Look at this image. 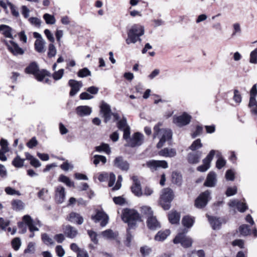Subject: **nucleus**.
Segmentation results:
<instances>
[{"mask_svg":"<svg viewBox=\"0 0 257 257\" xmlns=\"http://www.w3.org/2000/svg\"><path fill=\"white\" fill-rule=\"evenodd\" d=\"M162 125L160 122L158 123L154 127V138L158 137L159 136H161V138L159 142L157 145V147L159 149L162 148L164 143L170 140H171L172 137V132L170 129L167 128H160V126Z\"/></svg>","mask_w":257,"mask_h":257,"instance_id":"nucleus-1","label":"nucleus"},{"mask_svg":"<svg viewBox=\"0 0 257 257\" xmlns=\"http://www.w3.org/2000/svg\"><path fill=\"white\" fill-rule=\"evenodd\" d=\"M121 218L124 222L127 223L130 228L136 227L137 222L141 221V216L138 211L129 208L123 209Z\"/></svg>","mask_w":257,"mask_h":257,"instance_id":"nucleus-2","label":"nucleus"},{"mask_svg":"<svg viewBox=\"0 0 257 257\" xmlns=\"http://www.w3.org/2000/svg\"><path fill=\"white\" fill-rule=\"evenodd\" d=\"M144 27L139 24H135L127 32V38L125 40L128 45L136 43L137 41L141 42L142 39L140 38L144 34Z\"/></svg>","mask_w":257,"mask_h":257,"instance_id":"nucleus-3","label":"nucleus"},{"mask_svg":"<svg viewBox=\"0 0 257 257\" xmlns=\"http://www.w3.org/2000/svg\"><path fill=\"white\" fill-rule=\"evenodd\" d=\"M174 194L172 189L166 188L162 190L160 196V204L164 210H169L171 207V202L173 199Z\"/></svg>","mask_w":257,"mask_h":257,"instance_id":"nucleus-4","label":"nucleus"},{"mask_svg":"<svg viewBox=\"0 0 257 257\" xmlns=\"http://www.w3.org/2000/svg\"><path fill=\"white\" fill-rule=\"evenodd\" d=\"M3 42L7 46L9 51L14 55H21L24 53V50L22 48H20L19 45L13 40L8 41L6 40H4Z\"/></svg>","mask_w":257,"mask_h":257,"instance_id":"nucleus-5","label":"nucleus"},{"mask_svg":"<svg viewBox=\"0 0 257 257\" xmlns=\"http://www.w3.org/2000/svg\"><path fill=\"white\" fill-rule=\"evenodd\" d=\"M191 116L184 112L182 114L179 116H174L173 117V122L178 126L182 127L188 124L191 119Z\"/></svg>","mask_w":257,"mask_h":257,"instance_id":"nucleus-6","label":"nucleus"},{"mask_svg":"<svg viewBox=\"0 0 257 257\" xmlns=\"http://www.w3.org/2000/svg\"><path fill=\"white\" fill-rule=\"evenodd\" d=\"M144 136L139 132L134 134L132 137L128 140L127 144L125 145V147H130L135 148L141 146L143 142Z\"/></svg>","mask_w":257,"mask_h":257,"instance_id":"nucleus-7","label":"nucleus"},{"mask_svg":"<svg viewBox=\"0 0 257 257\" xmlns=\"http://www.w3.org/2000/svg\"><path fill=\"white\" fill-rule=\"evenodd\" d=\"M173 242L175 244L181 243L182 246L184 247H189L192 244V239L186 236L184 233H179L173 239Z\"/></svg>","mask_w":257,"mask_h":257,"instance_id":"nucleus-8","label":"nucleus"},{"mask_svg":"<svg viewBox=\"0 0 257 257\" xmlns=\"http://www.w3.org/2000/svg\"><path fill=\"white\" fill-rule=\"evenodd\" d=\"M210 195V192L208 190L202 193L195 200V206L198 208L204 207L208 203Z\"/></svg>","mask_w":257,"mask_h":257,"instance_id":"nucleus-9","label":"nucleus"},{"mask_svg":"<svg viewBox=\"0 0 257 257\" xmlns=\"http://www.w3.org/2000/svg\"><path fill=\"white\" fill-rule=\"evenodd\" d=\"M215 150H212L210 151L206 157L203 160V164L198 166L197 168V170L201 172L207 171L210 167V163L215 155Z\"/></svg>","mask_w":257,"mask_h":257,"instance_id":"nucleus-10","label":"nucleus"},{"mask_svg":"<svg viewBox=\"0 0 257 257\" xmlns=\"http://www.w3.org/2000/svg\"><path fill=\"white\" fill-rule=\"evenodd\" d=\"M146 165L148 168H150L152 172L156 171L158 168L161 167L164 169H166L168 167L167 162L164 160H150L146 162Z\"/></svg>","mask_w":257,"mask_h":257,"instance_id":"nucleus-11","label":"nucleus"},{"mask_svg":"<svg viewBox=\"0 0 257 257\" xmlns=\"http://www.w3.org/2000/svg\"><path fill=\"white\" fill-rule=\"evenodd\" d=\"M91 219L95 223L98 222L99 221H101V226L104 227L108 223V216L103 211L97 210L95 215H92L91 216Z\"/></svg>","mask_w":257,"mask_h":257,"instance_id":"nucleus-12","label":"nucleus"},{"mask_svg":"<svg viewBox=\"0 0 257 257\" xmlns=\"http://www.w3.org/2000/svg\"><path fill=\"white\" fill-rule=\"evenodd\" d=\"M113 165L115 167L123 171H127L130 169V164L122 156L116 157L113 162Z\"/></svg>","mask_w":257,"mask_h":257,"instance_id":"nucleus-13","label":"nucleus"},{"mask_svg":"<svg viewBox=\"0 0 257 257\" xmlns=\"http://www.w3.org/2000/svg\"><path fill=\"white\" fill-rule=\"evenodd\" d=\"M68 84L71 88L69 92L70 96H75L83 86V83L81 81H78L74 79H70Z\"/></svg>","mask_w":257,"mask_h":257,"instance_id":"nucleus-14","label":"nucleus"},{"mask_svg":"<svg viewBox=\"0 0 257 257\" xmlns=\"http://www.w3.org/2000/svg\"><path fill=\"white\" fill-rule=\"evenodd\" d=\"M133 184L131 187L132 192L137 196H141L143 194L140 181L136 176H133L132 178Z\"/></svg>","mask_w":257,"mask_h":257,"instance_id":"nucleus-15","label":"nucleus"},{"mask_svg":"<svg viewBox=\"0 0 257 257\" xmlns=\"http://www.w3.org/2000/svg\"><path fill=\"white\" fill-rule=\"evenodd\" d=\"M100 112L103 114L104 121L105 123L108 122L112 114L110 106L106 103H102L100 106Z\"/></svg>","mask_w":257,"mask_h":257,"instance_id":"nucleus-16","label":"nucleus"},{"mask_svg":"<svg viewBox=\"0 0 257 257\" xmlns=\"http://www.w3.org/2000/svg\"><path fill=\"white\" fill-rule=\"evenodd\" d=\"M66 220L71 223L78 225L82 224L84 222L83 217L80 214L75 212H70L67 216Z\"/></svg>","mask_w":257,"mask_h":257,"instance_id":"nucleus-17","label":"nucleus"},{"mask_svg":"<svg viewBox=\"0 0 257 257\" xmlns=\"http://www.w3.org/2000/svg\"><path fill=\"white\" fill-rule=\"evenodd\" d=\"M217 183L216 174L213 171L210 172L204 183V186L207 187H215Z\"/></svg>","mask_w":257,"mask_h":257,"instance_id":"nucleus-18","label":"nucleus"},{"mask_svg":"<svg viewBox=\"0 0 257 257\" xmlns=\"http://www.w3.org/2000/svg\"><path fill=\"white\" fill-rule=\"evenodd\" d=\"M62 229L65 235L70 238L75 237L78 234L77 229L70 225H63Z\"/></svg>","mask_w":257,"mask_h":257,"instance_id":"nucleus-19","label":"nucleus"},{"mask_svg":"<svg viewBox=\"0 0 257 257\" xmlns=\"http://www.w3.org/2000/svg\"><path fill=\"white\" fill-rule=\"evenodd\" d=\"M65 197V188L62 186H58L55 189V199L57 203L63 202Z\"/></svg>","mask_w":257,"mask_h":257,"instance_id":"nucleus-20","label":"nucleus"},{"mask_svg":"<svg viewBox=\"0 0 257 257\" xmlns=\"http://www.w3.org/2000/svg\"><path fill=\"white\" fill-rule=\"evenodd\" d=\"M202 155L200 151L190 153L187 155V161L189 163L196 164L199 162Z\"/></svg>","mask_w":257,"mask_h":257,"instance_id":"nucleus-21","label":"nucleus"},{"mask_svg":"<svg viewBox=\"0 0 257 257\" xmlns=\"http://www.w3.org/2000/svg\"><path fill=\"white\" fill-rule=\"evenodd\" d=\"M91 112V107L87 105H81L76 108V112L80 117L89 115Z\"/></svg>","mask_w":257,"mask_h":257,"instance_id":"nucleus-22","label":"nucleus"},{"mask_svg":"<svg viewBox=\"0 0 257 257\" xmlns=\"http://www.w3.org/2000/svg\"><path fill=\"white\" fill-rule=\"evenodd\" d=\"M147 223L148 228L151 230H156L161 227L159 222L156 218L153 215L148 218Z\"/></svg>","mask_w":257,"mask_h":257,"instance_id":"nucleus-23","label":"nucleus"},{"mask_svg":"<svg viewBox=\"0 0 257 257\" xmlns=\"http://www.w3.org/2000/svg\"><path fill=\"white\" fill-rule=\"evenodd\" d=\"M13 31L14 30L8 25L4 24L0 25V32H2L3 35L6 38L13 39Z\"/></svg>","mask_w":257,"mask_h":257,"instance_id":"nucleus-24","label":"nucleus"},{"mask_svg":"<svg viewBox=\"0 0 257 257\" xmlns=\"http://www.w3.org/2000/svg\"><path fill=\"white\" fill-rule=\"evenodd\" d=\"M44 39H36L34 44L35 50L39 53H44L46 51Z\"/></svg>","mask_w":257,"mask_h":257,"instance_id":"nucleus-25","label":"nucleus"},{"mask_svg":"<svg viewBox=\"0 0 257 257\" xmlns=\"http://www.w3.org/2000/svg\"><path fill=\"white\" fill-rule=\"evenodd\" d=\"M40 71L39 66L36 62H31L28 66L25 68V72L28 74H32L35 75Z\"/></svg>","mask_w":257,"mask_h":257,"instance_id":"nucleus-26","label":"nucleus"},{"mask_svg":"<svg viewBox=\"0 0 257 257\" xmlns=\"http://www.w3.org/2000/svg\"><path fill=\"white\" fill-rule=\"evenodd\" d=\"M12 209L16 211L22 210L25 208V203L21 200L14 199L11 201Z\"/></svg>","mask_w":257,"mask_h":257,"instance_id":"nucleus-27","label":"nucleus"},{"mask_svg":"<svg viewBox=\"0 0 257 257\" xmlns=\"http://www.w3.org/2000/svg\"><path fill=\"white\" fill-rule=\"evenodd\" d=\"M170 231L169 229L160 230L155 236V240L158 241H163L170 235Z\"/></svg>","mask_w":257,"mask_h":257,"instance_id":"nucleus-28","label":"nucleus"},{"mask_svg":"<svg viewBox=\"0 0 257 257\" xmlns=\"http://www.w3.org/2000/svg\"><path fill=\"white\" fill-rule=\"evenodd\" d=\"M207 217H208V221L211 224L212 228L214 230L219 229L220 228L221 223L218 218L210 216L208 215H207Z\"/></svg>","mask_w":257,"mask_h":257,"instance_id":"nucleus-29","label":"nucleus"},{"mask_svg":"<svg viewBox=\"0 0 257 257\" xmlns=\"http://www.w3.org/2000/svg\"><path fill=\"white\" fill-rule=\"evenodd\" d=\"M160 156L165 157H173L176 155V152L174 149L165 148L159 152Z\"/></svg>","mask_w":257,"mask_h":257,"instance_id":"nucleus-30","label":"nucleus"},{"mask_svg":"<svg viewBox=\"0 0 257 257\" xmlns=\"http://www.w3.org/2000/svg\"><path fill=\"white\" fill-rule=\"evenodd\" d=\"M168 219L172 224L178 223L180 219V214L176 211H172L168 214Z\"/></svg>","mask_w":257,"mask_h":257,"instance_id":"nucleus-31","label":"nucleus"},{"mask_svg":"<svg viewBox=\"0 0 257 257\" xmlns=\"http://www.w3.org/2000/svg\"><path fill=\"white\" fill-rule=\"evenodd\" d=\"M194 223V218L190 216L186 215L183 217L182 223L183 225L187 228L191 227Z\"/></svg>","mask_w":257,"mask_h":257,"instance_id":"nucleus-32","label":"nucleus"},{"mask_svg":"<svg viewBox=\"0 0 257 257\" xmlns=\"http://www.w3.org/2000/svg\"><path fill=\"white\" fill-rule=\"evenodd\" d=\"M103 237L108 239H114L118 235V233L113 232L111 229H107L101 232Z\"/></svg>","mask_w":257,"mask_h":257,"instance_id":"nucleus-33","label":"nucleus"},{"mask_svg":"<svg viewBox=\"0 0 257 257\" xmlns=\"http://www.w3.org/2000/svg\"><path fill=\"white\" fill-rule=\"evenodd\" d=\"M172 182L178 185H180L182 181V177L180 173L173 172L172 174Z\"/></svg>","mask_w":257,"mask_h":257,"instance_id":"nucleus-34","label":"nucleus"},{"mask_svg":"<svg viewBox=\"0 0 257 257\" xmlns=\"http://www.w3.org/2000/svg\"><path fill=\"white\" fill-rule=\"evenodd\" d=\"M25 159H22L20 156L17 155L13 160L12 165L16 168H21L24 166Z\"/></svg>","mask_w":257,"mask_h":257,"instance_id":"nucleus-35","label":"nucleus"},{"mask_svg":"<svg viewBox=\"0 0 257 257\" xmlns=\"http://www.w3.org/2000/svg\"><path fill=\"white\" fill-rule=\"evenodd\" d=\"M50 73L45 69H42L40 70L38 73L34 76L39 81H42L44 80L45 76H50Z\"/></svg>","mask_w":257,"mask_h":257,"instance_id":"nucleus-36","label":"nucleus"},{"mask_svg":"<svg viewBox=\"0 0 257 257\" xmlns=\"http://www.w3.org/2000/svg\"><path fill=\"white\" fill-rule=\"evenodd\" d=\"M95 149L97 152L104 151L107 154H109L111 153L109 146L105 143H102L100 146L96 147Z\"/></svg>","mask_w":257,"mask_h":257,"instance_id":"nucleus-37","label":"nucleus"},{"mask_svg":"<svg viewBox=\"0 0 257 257\" xmlns=\"http://www.w3.org/2000/svg\"><path fill=\"white\" fill-rule=\"evenodd\" d=\"M58 181L63 182L68 187L74 186V183L72 182L70 179L67 176L61 174L60 175Z\"/></svg>","mask_w":257,"mask_h":257,"instance_id":"nucleus-38","label":"nucleus"},{"mask_svg":"<svg viewBox=\"0 0 257 257\" xmlns=\"http://www.w3.org/2000/svg\"><path fill=\"white\" fill-rule=\"evenodd\" d=\"M41 239L43 242L47 245H54V242L52 238H51L47 233H43L41 235Z\"/></svg>","mask_w":257,"mask_h":257,"instance_id":"nucleus-39","label":"nucleus"},{"mask_svg":"<svg viewBox=\"0 0 257 257\" xmlns=\"http://www.w3.org/2000/svg\"><path fill=\"white\" fill-rule=\"evenodd\" d=\"M77 75L81 78H84L91 75V71L86 67L80 69L77 72Z\"/></svg>","mask_w":257,"mask_h":257,"instance_id":"nucleus-40","label":"nucleus"},{"mask_svg":"<svg viewBox=\"0 0 257 257\" xmlns=\"http://www.w3.org/2000/svg\"><path fill=\"white\" fill-rule=\"evenodd\" d=\"M202 146L203 145L201 142V140L200 139H198L192 143L191 145L189 147V149L193 151H194L198 149L202 148Z\"/></svg>","mask_w":257,"mask_h":257,"instance_id":"nucleus-41","label":"nucleus"},{"mask_svg":"<svg viewBox=\"0 0 257 257\" xmlns=\"http://www.w3.org/2000/svg\"><path fill=\"white\" fill-rule=\"evenodd\" d=\"M239 231L241 234L246 236L250 234V229L248 225L243 224L239 226Z\"/></svg>","mask_w":257,"mask_h":257,"instance_id":"nucleus-42","label":"nucleus"},{"mask_svg":"<svg viewBox=\"0 0 257 257\" xmlns=\"http://www.w3.org/2000/svg\"><path fill=\"white\" fill-rule=\"evenodd\" d=\"M43 18L47 24L53 25L56 22V20L54 16L49 14H45L43 15Z\"/></svg>","mask_w":257,"mask_h":257,"instance_id":"nucleus-43","label":"nucleus"},{"mask_svg":"<svg viewBox=\"0 0 257 257\" xmlns=\"http://www.w3.org/2000/svg\"><path fill=\"white\" fill-rule=\"evenodd\" d=\"M11 244L12 247L15 250H18L21 246V239L19 237L14 238L12 240Z\"/></svg>","mask_w":257,"mask_h":257,"instance_id":"nucleus-44","label":"nucleus"},{"mask_svg":"<svg viewBox=\"0 0 257 257\" xmlns=\"http://www.w3.org/2000/svg\"><path fill=\"white\" fill-rule=\"evenodd\" d=\"M93 163L96 166L100 162H101L103 164L106 162V158L105 156L99 155H95L94 156Z\"/></svg>","mask_w":257,"mask_h":257,"instance_id":"nucleus-45","label":"nucleus"},{"mask_svg":"<svg viewBox=\"0 0 257 257\" xmlns=\"http://www.w3.org/2000/svg\"><path fill=\"white\" fill-rule=\"evenodd\" d=\"M57 53V50L55 46L52 43L49 45L48 56L49 58H52L55 56Z\"/></svg>","mask_w":257,"mask_h":257,"instance_id":"nucleus-46","label":"nucleus"},{"mask_svg":"<svg viewBox=\"0 0 257 257\" xmlns=\"http://www.w3.org/2000/svg\"><path fill=\"white\" fill-rule=\"evenodd\" d=\"M141 213L148 216V218L153 215V212L150 207L147 206H144L141 207Z\"/></svg>","mask_w":257,"mask_h":257,"instance_id":"nucleus-47","label":"nucleus"},{"mask_svg":"<svg viewBox=\"0 0 257 257\" xmlns=\"http://www.w3.org/2000/svg\"><path fill=\"white\" fill-rule=\"evenodd\" d=\"M87 233L91 239V240L94 244H98V240L97 239V234L96 233V232L91 230H88L87 231Z\"/></svg>","mask_w":257,"mask_h":257,"instance_id":"nucleus-48","label":"nucleus"},{"mask_svg":"<svg viewBox=\"0 0 257 257\" xmlns=\"http://www.w3.org/2000/svg\"><path fill=\"white\" fill-rule=\"evenodd\" d=\"M64 69H60L57 71H55L52 75V77L55 80H58L62 78L64 74Z\"/></svg>","mask_w":257,"mask_h":257,"instance_id":"nucleus-49","label":"nucleus"},{"mask_svg":"<svg viewBox=\"0 0 257 257\" xmlns=\"http://www.w3.org/2000/svg\"><path fill=\"white\" fill-rule=\"evenodd\" d=\"M117 127L119 130L122 131L127 125L126 119L125 117H123L121 120H119L117 124Z\"/></svg>","mask_w":257,"mask_h":257,"instance_id":"nucleus-50","label":"nucleus"},{"mask_svg":"<svg viewBox=\"0 0 257 257\" xmlns=\"http://www.w3.org/2000/svg\"><path fill=\"white\" fill-rule=\"evenodd\" d=\"M249 62L253 64L257 63V48L255 49L250 53Z\"/></svg>","mask_w":257,"mask_h":257,"instance_id":"nucleus-51","label":"nucleus"},{"mask_svg":"<svg viewBox=\"0 0 257 257\" xmlns=\"http://www.w3.org/2000/svg\"><path fill=\"white\" fill-rule=\"evenodd\" d=\"M0 145L2 147V151H4L5 152H8L9 151L8 142L6 140L2 139L0 141Z\"/></svg>","mask_w":257,"mask_h":257,"instance_id":"nucleus-52","label":"nucleus"},{"mask_svg":"<svg viewBox=\"0 0 257 257\" xmlns=\"http://www.w3.org/2000/svg\"><path fill=\"white\" fill-rule=\"evenodd\" d=\"M203 132V127L201 125H197L195 131L192 134V138L194 139L198 136H200Z\"/></svg>","mask_w":257,"mask_h":257,"instance_id":"nucleus-53","label":"nucleus"},{"mask_svg":"<svg viewBox=\"0 0 257 257\" xmlns=\"http://www.w3.org/2000/svg\"><path fill=\"white\" fill-rule=\"evenodd\" d=\"M123 132V138L124 140L128 142V140H129L130 138V127L129 126H126L123 130H122Z\"/></svg>","mask_w":257,"mask_h":257,"instance_id":"nucleus-54","label":"nucleus"},{"mask_svg":"<svg viewBox=\"0 0 257 257\" xmlns=\"http://www.w3.org/2000/svg\"><path fill=\"white\" fill-rule=\"evenodd\" d=\"M151 251V249L148 246H145L141 247L140 252L143 257L148 255Z\"/></svg>","mask_w":257,"mask_h":257,"instance_id":"nucleus-55","label":"nucleus"},{"mask_svg":"<svg viewBox=\"0 0 257 257\" xmlns=\"http://www.w3.org/2000/svg\"><path fill=\"white\" fill-rule=\"evenodd\" d=\"M237 187L234 186L233 187H228L226 191L225 194L227 196H231L235 195L237 193Z\"/></svg>","mask_w":257,"mask_h":257,"instance_id":"nucleus-56","label":"nucleus"},{"mask_svg":"<svg viewBox=\"0 0 257 257\" xmlns=\"http://www.w3.org/2000/svg\"><path fill=\"white\" fill-rule=\"evenodd\" d=\"M8 176V171L6 167L0 164V177L6 178Z\"/></svg>","mask_w":257,"mask_h":257,"instance_id":"nucleus-57","label":"nucleus"},{"mask_svg":"<svg viewBox=\"0 0 257 257\" xmlns=\"http://www.w3.org/2000/svg\"><path fill=\"white\" fill-rule=\"evenodd\" d=\"M113 201L116 204L119 205H122L124 204L125 202V199L122 197L121 196L113 197Z\"/></svg>","mask_w":257,"mask_h":257,"instance_id":"nucleus-58","label":"nucleus"},{"mask_svg":"<svg viewBox=\"0 0 257 257\" xmlns=\"http://www.w3.org/2000/svg\"><path fill=\"white\" fill-rule=\"evenodd\" d=\"M10 224V221L5 220L3 217H0V228L5 230L7 226Z\"/></svg>","mask_w":257,"mask_h":257,"instance_id":"nucleus-59","label":"nucleus"},{"mask_svg":"<svg viewBox=\"0 0 257 257\" xmlns=\"http://www.w3.org/2000/svg\"><path fill=\"white\" fill-rule=\"evenodd\" d=\"M60 168L63 170L67 171L69 169H72L73 168V166L72 165H70L68 161H66L60 165Z\"/></svg>","mask_w":257,"mask_h":257,"instance_id":"nucleus-60","label":"nucleus"},{"mask_svg":"<svg viewBox=\"0 0 257 257\" xmlns=\"http://www.w3.org/2000/svg\"><path fill=\"white\" fill-rule=\"evenodd\" d=\"M35 251L34 243L32 242L29 243L27 247L25 249L24 253H34Z\"/></svg>","mask_w":257,"mask_h":257,"instance_id":"nucleus-61","label":"nucleus"},{"mask_svg":"<svg viewBox=\"0 0 257 257\" xmlns=\"http://www.w3.org/2000/svg\"><path fill=\"white\" fill-rule=\"evenodd\" d=\"M23 221L25 224L29 226L33 222V220L29 215H25L23 217Z\"/></svg>","mask_w":257,"mask_h":257,"instance_id":"nucleus-62","label":"nucleus"},{"mask_svg":"<svg viewBox=\"0 0 257 257\" xmlns=\"http://www.w3.org/2000/svg\"><path fill=\"white\" fill-rule=\"evenodd\" d=\"M29 21L32 24L38 27H40L41 24V20L36 17H31Z\"/></svg>","mask_w":257,"mask_h":257,"instance_id":"nucleus-63","label":"nucleus"},{"mask_svg":"<svg viewBox=\"0 0 257 257\" xmlns=\"http://www.w3.org/2000/svg\"><path fill=\"white\" fill-rule=\"evenodd\" d=\"M38 144V142L35 137L32 138L27 144V146L30 149L36 147Z\"/></svg>","mask_w":257,"mask_h":257,"instance_id":"nucleus-64","label":"nucleus"}]
</instances>
